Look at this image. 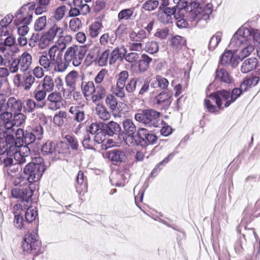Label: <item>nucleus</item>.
<instances>
[{
    "mask_svg": "<svg viewBox=\"0 0 260 260\" xmlns=\"http://www.w3.org/2000/svg\"><path fill=\"white\" fill-rule=\"evenodd\" d=\"M52 144L51 141H48L42 145L41 151L43 154L47 155L53 152Z\"/></svg>",
    "mask_w": 260,
    "mask_h": 260,
    "instance_id": "62",
    "label": "nucleus"
},
{
    "mask_svg": "<svg viewBox=\"0 0 260 260\" xmlns=\"http://www.w3.org/2000/svg\"><path fill=\"white\" fill-rule=\"evenodd\" d=\"M215 79L219 81H231V79L229 73L223 69H219V67L215 72Z\"/></svg>",
    "mask_w": 260,
    "mask_h": 260,
    "instance_id": "40",
    "label": "nucleus"
},
{
    "mask_svg": "<svg viewBox=\"0 0 260 260\" xmlns=\"http://www.w3.org/2000/svg\"><path fill=\"white\" fill-rule=\"evenodd\" d=\"M17 59L19 62L20 71L22 72L28 71L32 62L31 56L25 52Z\"/></svg>",
    "mask_w": 260,
    "mask_h": 260,
    "instance_id": "29",
    "label": "nucleus"
},
{
    "mask_svg": "<svg viewBox=\"0 0 260 260\" xmlns=\"http://www.w3.org/2000/svg\"><path fill=\"white\" fill-rule=\"evenodd\" d=\"M0 155H2V156L0 157V161L1 163L4 164V167H9V170L11 171L15 169V167L17 165H20L15 159V160L16 161V163H13L14 160L12 156L14 158V154H12L9 155V154H7V152H5L4 154Z\"/></svg>",
    "mask_w": 260,
    "mask_h": 260,
    "instance_id": "32",
    "label": "nucleus"
},
{
    "mask_svg": "<svg viewBox=\"0 0 260 260\" xmlns=\"http://www.w3.org/2000/svg\"><path fill=\"white\" fill-rule=\"evenodd\" d=\"M125 82H116L115 87L112 86V91L113 95L120 98L122 100L125 98L124 87Z\"/></svg>",
    "mask_w": 260,
    "mask_h": 260,
    "instance_id": "39",
    "label": "nucleus"
},
{
    "mask_svg": "<svg viewBox=\"0 0 260 260\" xmlns=\"http://www.w3.org/2000/svg\"><path fill=\"white\" fill-rule=\"evenodd\" d=\"M134 8H131L121 10L118 14V20L130 19L134 14Z\"/></svg>",
    "mask_w": 260,
    "mask_h": 260,
    "instance_id": "46",
    "label": "nucleus"
},
{
    "mask_svg": "<svg viewBox=\"0 0 260 260\" xmlns=\"http://www.w3.org/2000/svg\"><path fill=\"white\" fill-rule=\"evenodd\" d=\"M22 108V103L21 101L11 97L9 99L7 102H5L4 109L14 113L20 112Z\"/></svg>",
    "mask_w": 260,
    "mask_h": 260,
    "instance_id": "27",
    "label": "nucleus"
},
{
    "mask_svg": "<svg viewBox=\"0 0 260 260\" xmlns=\"http://www.w3.org/2000/svg\"><path fill=\"white\" fill-rule=\"evenodd\" d=\"M92 51L95 52L96 55H94L91 54V50L87 54V58H90L93 61L98 60V64L100 66H105L107 64L110 57V50L107 49L99 55L100 48L99 47H95L92 49Z\"/></svg>",
    "mask_w": 260,
    "mask_h": 260,
    "instance_id": "20",
    "label": "nucleus"
},
{
    "mask_svg": "<svg viewBox=\"0 0 260 260\" xmlns=\"http://www.w3.org/2000/svg\"><path fill=\"white\" fill-rule=\"evenodd\" d=\"M26 6L23 5L17 12L15 16L16 19L15 20V24L16 25H28L32 21V13L29 12L27 13L26 11Z\"/></svg>",
    "mask_w": 260,
    "mask_h": 260,
    "instance_id": "22",
    "label": "nucleus"
},
{
    "mask_svg": "<svg viewBox=\"0 0 260 260\" xmlns=\"http://www.w3.org/2000/svg\"><path fill=\"white\" fill-rule=\"evenodd\" d=\"M77 184L75 185L76 189L77 192L81 194L82 192H85L87 191V178L84 175L82 171H79L76 177Z\"/></svg>",
    "mask_w": 260,
    "mask_h": 260,
    "instance_id": "25",
    "label": "nucleus"
},
{
    "mask_svg": "<svg viewBox=\"0 0 260 260\" xmlns=\"http://www.w3.org/2000/svg\"><path fill=\"white\" fill-rule=\"evenodd\" d=\"M241 82L240 87H235L231 91L230 90H219L216 92L211 93L209 97L214 100L219 109H223L222 107V100L225 101L224 107L228 108L231 104L234 103L240 95L244 92L247 91L252 86H255L258 82Z\"/></svg>",
    "mask_w": 260,
    "mask_h": 260,
    "instance_id": "2",
    "label": "nucleus"
},
{
    "mask_svg": "<svg viewBox=\"0 0 260 260\" xmlns=\"http://www.w3.org/2000/svg\"><path fill=\"white\" fill-rule=\"evenodd\" d=\"M22 103L23 112L25 113H32L35 109L42 108L46 105L45 102L37 103L31 99L25 100Z\"/></svg>",
    "mask_w": 260,
    "mask_h": 260,
    "instance_id": "26",
    "label": "nucleus"
},
{
    "mask_svg": "<svg viewBox=\"0 0 260 260\" xmlns=\"http://www.w3.org/2000/svg\"><path fill=\"white\" fill-rule=\"evenodd\" d=\"M251 31L249 29L241 27L233 35L230 46L232 47H241L250 41Z\"/></svg>",
    "mask_w": 260,
    "mask_h": 260,
    "instance_id": "10",
    "label": "nucleus"
},
{
    "mask_svg": "<svg viewBox=\"0 0 260 260\" xmlns=\"http://www.w3.org/2000/svg\"><path fill=\"white\" fill-rule=\"evenodd\" d=\"M161 13L158 15V20L162 23L165 24H171L173 22V18L177 16H182L180 12H176L174 6H169L160 10Z\"/></svg>",
    "mask_w": 260,
    "mask_h": 260,
    "instance_id": "16",
    "label": "nucleus"
},
{
    "mask_svg": "<svg viewBox=\"0 0 260 260\" xmlns=\"http://www.w3.org/2000/svg\"><path fill=\"white\" fill-rule=\"evenodd\" d=\"M257 175L254 174L247 176L244 181V189L250 190L253 186V184L258 182Z\"/></svg>",
    "mask_w": 260,
    "mask_h": 260,
    "instance_id": "43",
    "label": "nucleus"
},
{
    "mask_svg": "<svg viewBox=\"0 0 260 260\" xmlns=\"http://www.w3.org/2000/svg\"><path fill=\"white\" fill-rule=\"evenodd\" d=\"M40 169V168L37 169L33 164L28 163L23 168V177L29 182H36L41 178L44 173Z\"/></svg>",
    "mask_w": 260,
    "mask_h": 260,
    "instance_id": "18",
    "label": "nucleus"
},
{
    "mask_svg": "<svg viewBox=\"0 0 260 260\" xmlns=\"http://www.w3.org/2000/svg\"><path fill=\"white\" fill-rule=\"evenodd\" d=\"M152 58L149 57L147 54H143L141 55V59L138 62V68L139 72H144L149 68V64L152 61Z\"/></svg>",
    "mask_w": 260,
    "mask_h": 260,
    "instance_id": "34",
    "label": "nucleus"
},
{
    "mask_svg": "<svg viewBox=\"0 0 260 260\" xmlns=\"http://www.w3.org/2000/svg\"><path fill=\"white\" fill-rule=\"evenodd\" d=\"M240 47L241 50L240 51L239 54L238 55L240 60L250 55L254 50V46L252 44L250 41L248 42V43H246Z\"/></svg>",
    "mask_w": 260,
    "mask_h": 260,
    "instance_id": "36",
    "label": "nucleus"
},
{
    "mask_svg": "<svg viewBox=\"0 0 260 260\" xmlns=\"http://www.w3.org/2000/svg\"><path fill=\"white\" fill-rule=\"evenodd\" d=\"M103 27L102 24L95 21L89 26V34L92 38H95L100 33L101 28Z\"/></svg>",
    "mask_w": 260,
    "mask_h": 260,
    "instance_id": "52",
    "label": "nucleus"
},
{
    "mask_svg": "<svg viewBox=\"0 0 260 260\" xmlns=\"http://www.w3.org/2000/svg\"><path fill=\"white\" fill-rule=\"evenodd\" d=\"M66 117L67 113L65 111H60L54 116L53 122L56 125H61L64 122L63 118H66Z\"/></svg>",
    "mask_w": 260,
    "mask_h": 260,
    "instance_id": "59",
    "label": "nucleus"
},
{
    "mask_svg": "<svg viewBox=\"0 0 260 260\" xmlns=\"http://www.w3.org/2000/svg\"><path fill=\"white\" fill-rule=\"evenodd\" d=\"M172 93L170 92L162 91L157 95L154 99V104L157 108L161 110H167L171 104Z\"/></svg>",
    "mask_w": 260,
    "mask_h": 260,
    "instance_id": "21",
    "label": "nucleus"
},
{
    "mask_svg": "<svg viewBox=\"0 0 260 260\" xmlns=\"http://www.w3.org/2000/svg\"><path fill=\"white\" fill-rule=\"evenodd\" d=\"M102 124L103 123H92L89 126L88 132L91 134H96L99 135L100 134L103 135V132H101Z\"/></svg>",
    "mask_w": 260,
    "mask_h": 260,
    "instance_id": "56",
    "label": "nucleus"
},
{
    "mask_svg": "<svg viewBox=\"0 0 260 260\" xmlns=\"http://www.w3.org/2000/svg\"><path fill=\"white\" fill-rule=\"evenodd\" d=\"M239 57L235 52L231 50H225L220 56L218 67L222 66L223 67L230 66L234 69L237 67L239 62Z\"/></svg>",
    "mask_w": 260,
    "mask_h": 260,
    "instance_id": "15",
    "label": "nucleus"
},
{
    "mask_svg": "<svg viewBox=\"0 0 260 260\" xmlns=\"http://www.w3.org/2000/svg\"><path fill=\"white\" fill-rule=\"evenodd\" d=\"M105 155L115 166H119L121 163L124 162L127 159L124 150L119 148L108 150L105 152Z\"/></svg>",
    "mask_w": 260,
    "mask_h": 260,
    "instance_id": "17",
    "label": "nucleus"
},
{
    "mask_svg": "<svg viewBox=\"0 0 260 260\" xmlns=\"http://www.w3.org/2000/svg\"><path fill=\"white\" fill-rule=\"evenodd\" d=\"M5 99L0 100V124L12 119L13 114L4 109Z\"/></svg>",
    "mask_w": 260,
    "mask_h": 260,
    "instance_id": "35",
    "label": "nucleus"
},
{
    "mask_svg": "<svg viewBox=\"0 0 260 260\" xmlns=\"http://www.w3.org/2000/svg\"><path fill=\"white\" fill-rule=\"evenodd\" d=\"M63 33L61 27L54 25L47 32L44 33L40 38L39 46L41 48H45L51 42H53L55 37L60 38Z\"/></svg>",
    "mask_w": 260,
    "mask_h": 260,
    "instance_id": "12",
    "label": "nucleus"
},
{
    "mask_svg": "<svg viewBox=\"0 0 260 260\" xmlns=\"http://www.w3.org/2000/svg\"><path fill=\"white\" fill-rule=\"evenodd\" d=\"M188 2V8L191 9L190 16L192 21L194 22L197 25L203 22V26L207 23V20L209 19L210 15L212 13L213 6L211 3L206 5L202 4L203 0H192Z\"/></svg>",
    "mask_w": 260,
    "mask_h": 260,
    "instance_id": "3",
    "label": "nucleus"
},
{
    "mask_svg": "<svg viewBox=\"0 0 260 260\" xmlns=\"http://www.w3.org/2000/svg\"><path fill=\"white\" fill-rule=\"evenodd\" d=\"M120 131V125L113 121H111L107 123H103V124H102L101 132H103V135L111 137L115 136L117 140H118V135Z\"/></svg>",
    "mask_w": 260,
    "mask_h": 260,
    "instance_id": "23",
    "label": "nucleus"
},
{
    "mask_svg": "<svg viewBox=\"0 0 260 260\" xmlns=\"http://www.w3.org/2000/svg\"><path fill=\"white\" fill-rule=\"evenodd\" d=\"M30 158H29L27 161H28L30 159H31V161L28 163L33 164L37 169H39L41 167V169L40 168V170L44 173L46 170V166L44 162V159L40 156L35 157L34 158H31L30 156Z\"/></svg>",
    "mask_w": 260,
    "mask_h": 260,
    "instance_id": "50",
    "label": "nucleus"
},
{
    "mask_svg": "<svg viewBox=\"0 0 260 260\" xmlns=\"http://www.w3.org/2000/svg\"><path fill=\"white\" fill-rule=\"evenodd\" d=\"M122 129L118 135V142L123 145L131 146L135 138L137 130L133 121L129 119H124L122 122Z\"/></svg>",
    "mask_w": 260,
    "mask_h": 260,
    "instance_id": "6",
    "label": "nucleus"
},
{
    "mask_svg": "<svg viewBox=\"0 0 260 260\" xmlns=\"http://www.w3.org/2000/svg\"><path fill=\"white\" fill-rule=\"evenodd\" d=\"M48 103L47 104L49 109L56 110L63 106V100L60 93L52 92L48 96Z\"/></svg>",
    "mask_w": 260,
    "mask_h": 260,
    "instance_id": "24",
    "label": "nucleus"
},
{
    "mask_svg": "<svg viewBox=\"0 0 260 260\" xmlns=\"http://www.w3.org/2000/svg\"><path fill=\"white\" fill-rule=\"evenodd\" d=\"M64 47L60 48L54 45L51 47L48 52V55L55 64V70L61 72L66 70L63 68L64 58H62Z\"/></svg>",
    "mask_w": 260,
    "mask_h": 260,
    "instance_id": "11",
    "label": "nucleus"
},
{
    "mask_svg": "<svg viewBox=\"0 0 260 260\" xmlns=\"http://www.w3.org/2000/svg\"><path fill=\"white\" fill-rule=\"evenodd\" d=\"M29 131L33 134V135L35 136L36 140L40 141L43 138L44 129L41 125L39 124L36 125L31 131Z\"/></svg>",
    "mask_w": 260,
    "mask_h": 260,
    "instance_id": "58",
    "label": "nucleus"
},
{
    "mask_svg": "<svg viewBox=\"0 0 260 260\" xmlns=\"http://www.w3.org/2000/svg\"><path fill=\"white\" fill-rule=\"evenodd\" d=\"M38 235L36 232L25 234L22 241L21 247L24 254H32L35 260L36 257L42 253L41 242L38 239Z\"/></svg>",
    "mask_w": 260,
    "mask_h": 260,
    "instance_id": "4",
    "label": "nucleus"
},
{
    "mask_svg": "<svg viewBox=\"0 0 260 260\" xmlns=\"http://www.w3.org/2000/svg\"><path fill=\"white\" fill-rule=\"evenodd\" d=\"M106 103L114 114L118 116H121L128 112L127 105L121 102H118L113 94H110L107 96Z\"/></svg>",
    "mask_w": 260,
    "mask_h": 260,
    "instance_id": "14",
    "label": "nucleus"
},
{
    "mask_svg": "<svg viewBox=\"0 0 260 260\" xmlns=\"http://www.w3.org/2000/svg\"><path fill=\"white\" fill-rule=\"evenodd\" d=\"M35 98L37 101V103L45 102L43 101L46 95V92L42 88L37 89L34 92Z\"/></svg>",
    "mask_w": 260,
    "mask_h": 260,
    "instance_id": "61",
    "label": "nucleus"
},
{
    "mask_svg": "<svg viewBox=\"0 0 260 260\" xmlns=\"http://www.w3.org/2000/svg\"><path fill=\"white\" fill-rule=\"evenodd\" d=\"M34 191L29 187H16L11 190V195L13 198L19 199L27 207L31 205Z\"/></svg>",
    "mask_w": 260,
    "mask_h": 260,
    "instance_id": "13",
    "label": "nucleus"
},
{
    "mask_svg": "<svg viewBox=\"0 0 260 260\" xmlns=\"http://www.w3.org/2000/svg\"><path fill=\"white\" fill-rule=\"evenodd\" d=\"M81 26V21L78 18L72 19L70 21V28L74 31H76L78 30Z\"/></svg>",
    "mask_w": 260,
    "mask_h": 260,
    "instance_id": "63",
    "label": "nucleus"
},
{
    "mask_svg": "<svg viewBox=\"0 0 260 260\" xmlns=\"http://www.w3.org/2000/svg\"><path fill=\"white\" fill-rule=\"evenodd\" d=\"M87 51V49L85 46L73 45L68 48L64 54L63 68L66 69L71 62L74 66L78 67L81 64Z\"/></svg>",
    "mask_w": 260,
    "mask_h": 260,
    "instance_id": "5",
    "label": "nucleus"
},
{
    "mask_svg": "<svg viewBox=\"0 0 260 260\" xmlns=\"http://www.w3.org/2000/svg\"><path fill=\"white\" fill-rule=\"evenodd\" d=\"M186 41L181 36L176 35L170 40L171 46L175 49L181 48L185 45Z\"/></svg>",
    "mask_w": 260,
    "mask_h": 260,
    "instance_id": "44",
    "label": "nucleus"
},
{
    "mask_svg": "<svg viewBox=\"0 0 260 260\" xmlns=\"http://www.w3.org/2000/svg\"><path fill=\"white\" fill-rule=\"evenodd\" d=\"M39 63L47 71H50L52 69L55 70V64L50 57L49 58L48 57L47 54L41 55L40 56Z\"/></svg>",
    "mask_w": 260,
    "mask_h": 260,
    "instance_id": "37",
    "label": "nucleus"
},
{
    "mask_svg": "<svg viewBox=\"0 0 260 260\" xmlns=\"http://www.w3.org/2000/svg\"><path fill=\"white\" fill-rule=\"evenodd\" d=\"M25 119L26 116L20 112L14 113L13 121L17 129L19 128L18 127L25 122Z\"/></svg>",
    "mask_w": 260,
    "mask_h": 260,
    "instance_id": "54",
    "label": "nucleus"
},
{
    "mask_svg": "<svg viewBox=\"0 0 260 260\" xmlns=\"http://www.w3.org/2000/svg\"><path fill=\"white\" fill-rule=\"evenodd\" d=\"M66 11V7L61 5L56 8L54 13V18L55 20H60L64 16Z\"/></svg>",
    "mask_w": 260,
    "mask_h": 260,
    "instance_id": "60",
    "label": "nucleus"
},
{
    "mask_svg": "<svg viewBox=\"0 0 260 260\" xmlns=\"http://www.w3.org/2000/svg\"><path fill=\"white\" fill-rule=\"evenodd\" d=\"M251 31L250 42L251 39L253 42L257 43V46L260 45V30L257 29H253L252 28L249 29Z\"/></svg>",
    "mask_w": 260,
    "mask_h": 260,
    "instance_id": "64",
    "label": "nucleus"
},
{
    "mask_svg": "<svg viewBox=\"0 0 260 260\" xmlns=\"http://www.w3.org/2000/svg\"><path fill=\"white\" fill-rule=\"evenodd\" d=\"M30 205H28V207L25 211H24V219L27 224L32 223L33 221L37 224V226L39 225L38 219L36 220L37 217L38 216V211L36 209H32L30 207Z\"/></svg>",
    "mask_w": 260,
    "mask_h": 260,
    "instance_id": "31",
    "label": "nucleus"
},
{
    "mask_svg": "<svg viewBox=\"0 0 260 260\" xmlns=\"http://www.w3.org/2000/svg\"><path fill=\"white\" fill-rule=\"evenodd\" d=\"M36 137L29 131L17 128L15 137L16 148L13 151L14 159L19 164H23L30 158V149L28 145L36 141Z\"/></svg>",
    "mask_w": 260,
    "mask_h": 260,
    "instance_id": "1",
    "label": "nucleus"
},
{
    "mask_svg": "<svg viewBox=\"0 0 260 260\" xmlns=\"http://www.w3.org/2000/svg\"><path fill=\"white\" fill-rule=\"evenodd\" d=\"M126 52V49L119 47H116L112 52L110 51L109 64H113L118 59L122 60Z\"/></svg>",
    "mask_w": 260,
    "mask_h": 260,
    "instance_id": "28",
    "label": "nucleus"
},
{
    "mask_svg": "<svg viewBox=\"0 0 260 260\" xmlns=\"http://www.w3.org/2000/svg\"><path fill=\"white\" fill-rule=\"evenodd\" d=\"M222 38V33L220 31L217 32L213 35L210 40L208 48L210 50L214 49L221 41Z\"/></svg>",
    "mask_w": 260,
    "mask_h": 260,
    "instance_id": "48",
    "label": "nucleus"
},
{
    "mask_svg": "<svg viewBox=\"0 0 260 260\" xmlns=\"http://www.w3.org/2000/svg\"><path fill=\"white\" fill-rule=\"evenodd\" d=\"M82 93L85 97L93 95L95 92V87L93 82H82Z\"/></svg>",
    "mask_w": 260,
    "mask_h": 260,
    "instance_id": "41",
    "label": "nucleus"
},
{
    "mask_svg": "<svg viewBox=\"0 0 260 260\" xmlns=\"http://www.w3.org/2000/svg\"><path fill=\"white\" fill-rule=\"evenodd\" d=\"M258 63V60L255 57L247 58L242 63L241 71L243 73H248L255 69Z\"/></svg>",
    "mask_w": 260,
    "mask_h": 260,
    "instance_id": "30",
    "label": "nucleus"
},
{
    "mask_svg": "<svg viewBox=\"0 0 260 260\" xmlns=\"http://www.w3.org/2000/svg\"><path fill=\"white\" fill-rule=\"evenodd\" d=\"M148 37L147 32L143 29L138 32L132 31L129 34L130 39L132 41L141 43Z\"/></svg>",
    "mask_w": 260,
    "mask_h": 260,
    "instance_id": "38",
    "label": "nucleus"
},
{
    "mask_svg": "<svg viewBox=\"0 0 260 260\" xmlns=\"http://www.w3.org/2000/svg\"><path fill=\"white\" fill-rule=\"evenodd\" d=\"M174 3L176 4L174 6L176 12H180L181 13H184L183 11L184 10L186 12H189L191 11L190 8H188V2L181 0H174Z\"/></svg>",
    "mask_w": 260,
    "mask_h": 260,
    "instance_id": "42",
    "label": "nucleus"
},
{
    "mask_svg": "<svg viewBox=\"0 0 260 260\" xmlns=\"http://www.w3.org/2000/svg\"><path fill=\"white\" fill-rule=\"evenodd\" d=\"M176 153H177V151H173V152L169 154L168 156L165 157L161 161L157 164L155 168L151 171L150 173V176L152 177H154L157 176L158 173L162 169V167L168 163L169 161L174 157Z\"/></svg>",
    "mask_w": 260,
    "mask_h": 260,
    "instance_id": "33",
    "label": "nucleus"
},
{
    "mask_svg": "<svg viewBox=\"0 0 260 260\" xmlns=\"http://www.w3.org/2000/svg\"><path fill=\"white\" fill-rule=\"evenodd\" d=\"M15 137L4 129L0 128V154L5 152L7 154H13L14 149L16 148Z\"/></svg>",
    "mask_w": 260,
    "mask_h": 260,
    "instance_id": "9",
    "label": "nucleus"
},
{
    "mask_svg": "<svg viewBox=\"0 0 260 260\" xmlns=\"http://www.w3.org/2000/svg\"><path fill=\"white\" fill-rule=\"evenodd\" d=\"M160 113L152 109L141 110L135 115V119L148 126L157 127L159 121Z\"/></svg>",
    "mask_w": 260,
    "mask_h": 260,
    "instance_id": "8",
    "label": "nucleus"
},
{
    "mask_svg": "<svg viewBox=\"0 0 260 260\" xmlns=\"http://www.w3.org/2000/svg\"><path fill=\"white\" fill-rule=\"evenodd\" d=\"M67 85L68 87L67 89L68 94V95H69L70 93H71L73 91V96L75 100H78L81 99L82 98V94L79 91H74L75 82H66Z\"/></svg>",
    "mask_w": 260,
    "mask_h": 260,
    "instance_id": "57",
    "label": "nucleus"
},
{
    "mask_svg": "<svg viewBox=\"0 0 260 260\" xmlns=\"http://www.w3.org/2000/svg\"><path fill=\"white\" fill-rule=\"evenodd\" d=\"M105 94V90L101 85H96L95 92L92 95V99L94 102L99 101L102 99Z\"/></svg>",
    "mask_w": 260,
    "mask_h": 260,
    "instance_id": "55",
    "label": "nucleus"
},
{
    "mask_svg": "<svg viewBox=\"0 0 260 260\" xmlns=\"http://www.w3.org/2000/svg\"><path fill=\"white\" fill-rule=\"evenodd\" d=\"M64 139L68 142V146L73 150H77L79 147L78 141L74 135H67Z\"/></svg>",
    "mask_w": 260,
    "mask_h": 260,
    "instance_id": "45",
    "label": "nucleus"
},
{
    "mask_svg": "<svg viewBox=\"0 0 260 260\" xmlns=\"http://www.w3.org/2000/svg\"><path fill=\"white\" fill-rule=\"evenodd\" d=\"M95 110L97 114L104 120H107L110 117V114L103 104H99Z\"/></svg>",
    "mask_w": 260,
    "mask_h": 260,
    "instance_id": "47",
    "label": "nucleus"
},
{
    "mask_svg": "<svg viewBox=\"0 0 260 260\" xmlns=\"http://www.w3.org/2000/svg\"><path fill=\"white\" fill-rule=\"evenodd\" d=\"M159 50V45L157 42L149 41L145 45V50L150 54H153L157 53Z\"/></svg>",
    "mask_w": 260,
    "mask_h": 260,
    "instance_id": "51",
    "label": "nucleus"
},
{
    "mask_svg": "<svg viewBox=\"0 0 260 260\" xmlns=\"http://www.w3.org/2000/svg\"><path fill=\"white\" fill-rule=\"evenodd\" d=\"M159 4L158 0H147L142 5V8L146 11L151 12L155 10Z\"/></svg>",
    "mask_w": 260,
    "mask_h": 260,
    "instance_id": "49",
    "label": "nucleus"
},
{
    "mask_svg": "<svg viewBox=\"0 0 260 260\" xmlns=\"http://www.w3.org/2000/svg\"><path fill=\"white\" fill-rule=\"evenodd\" d=\"M157 140V136L147 129L139 128L130 147L140 146L142 148H146L148 145L155 144Z\"/></svg>",
    "mask_w": 260,
    "mask_h": 260,
    "instance_id": "7",
    "label": "nucleus"
},
{
    "mask_svg": "<svg viewBox=\"0 0 260 260\" xmlns=\"http://www.w3.org/2000/svg\"><path fill=\"white\" fill-rule=\"evenodd\" d=\"M22 206L20 204H16L13 208V213L14 214V226L19 230L27 228L28 226L24 218L22 212Z\"/></svg>",
    "mask_w": 260,
    "mask_h": 260,
    "instance_id": "19",
    "label": "nucleus"
},
{
    "mask_svg": "<svg viewBox=\"0 0 260 260\" xmlns=\"http://www.w3.org/2000/svg\"><path fill=\"white\" fill-rule=\"evenodd\" d=\"M47 19L46 16L39 17L35 21L34 29L36 31H40L44 29L46 25Z\"/></svg>",
    "mask_w": 260,
    "mask_h": 260,
    "instance_id": "53",
    "label": "nucleus"
}]
</instances>
